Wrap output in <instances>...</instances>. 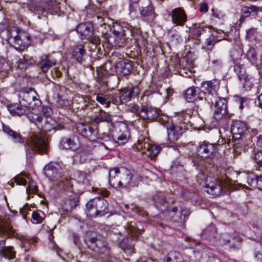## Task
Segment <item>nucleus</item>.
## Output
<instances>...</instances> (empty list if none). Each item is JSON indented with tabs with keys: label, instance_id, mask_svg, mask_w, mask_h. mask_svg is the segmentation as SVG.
I'll use <instances>...</instances> for the list:
<instances>
[{
	"label": "nucleus",
	"instance_id": "40",
	"mask_svg": "<svg viewBox=\"0 0 262 262\" xmlns=\"http://www.w3.org/2000/svg\"><path fill=\"white\" fill-rule=\"evenodd\" d=\"M140 14L145 17H149L152 19L155 17L154 9L152 5H149L146 7H141L139 8Z\"/></svg>",
	"mask_w": 262,
	"mask_h": 262
},
{
	"label": "nucleus",
	"instance_id": "30",
	"mask_svg": "<svg viewBox=\"0 0 262 262\" xmlns=\"http://www.w3.org/2000/svg\"><path fill=\"white\" fill-rule=\"evenodd\" d=\"M170 91L166 88L159 90L158 92L154 93L150 97L151 98L157 99L158 102L160 104H163L166 101L168 97L170 95Z\"/></svg>",
	"mask_w": 262,
	"mask_h": 262
},
{
	"label": "nucleus",
	"instance_id": "43",
	"mask_svg": "<svg viewBox=\"0 0 262 262\" xmlns=\"http://www.w3.org/2000/svg\"><path fill=\"white\" fill-rule=\"evenodd\" d=\"M112 121V117L110 115L106 113L101 114L99 116L95 118L94 122L96 124H99L101 122L110 123Z\"/></svg>",
	"mask_w": 262,
	"mask_h": 262
},
{
	"label": "nucleus",
	"instance_id": "58",
	"mask_svg": "<svg viewBox=\"0 0 262 262\" xmlns=\"http://www.w3.org/2000/svg\"><path fill=\"white\" fill-rule=\"evenodd\" d=\"M127 109L130 112L136 114L138 115V116H139L140 107L137 106L136 104H129L127 106Z\"/></svg>",
	"mask_w": 262,
	"mask_h": 262
},
{
	"label": "nucleus",
	"instance_id": "19",
	"mask_svg": "<svg viewBox=\"0 0 262 262\" xmlns=\"http://www.w3.org/2000/svg\"><path fill=\"white\" fill-rule=\"evenodd\" d=\"M81 39H89L93 34V26L90 23H81L76 28Z\"/></svg>",
	"mask_w": 262,
	"mask_h": 262
},
{
	"label": "nucleus",
	"instance_id": "29",
	"mask_svg": "<svg viewBox=\"0 0 262 262\" xmlns=\"http://www.w3.org/2000/svg\"><path fill=\"white\" fill-rule=\"evenodd\" d=\"M56 63V61L55 60L52 59L48 55H45L41 57L39 64L42 71L43 72H47Z\"/></svg>",
	"mask_w": 262,
	"mask_h": 262
},
{
	"label": "nucleus",
	"instance_id": "17",
	"mask_svg": "<svg viewBox=\"0 0 262 262\" xmlns=\"http://www.w3.org/2000/svg\"><path fill=\"white\" fill-rule=\"evenodd\" d=\"M259 12H262V6L258 7L251 5L243 7L242 9V15L239 19V24L243 23L246 18L250 16H256Z\"/></svg>",
	"mask_w": 262,
	"mask_h": 262
},
{
	"label": "nucleus",
	"instance_id": "12",
	"mask_svg": "<svg viewBox=\"0 0 262 262\" xmlns=\"http://www.w3.org/2000/svg\"><path fill=\"white\" fill-rule=\"evenodd\" d=\"M219 86L220 81L217 79L204 82L202 83L201 91L205 95V99L207 101L210 100L211 102H213L212 97H215Z\"/></svg>",
	"mask_w": 262,
	"mask_h": 262
},
{
	"label": "nucleus",
	"instance_id": "51",
	"mask_svg": "<svg viewBox=\"0 0 262 262\" xmlns=\"http://www.w3.org/2000/svg\"><path fill=\"white\" fill-rule=\"evenodd\" d=\"M212 28L211 26H206L205 24L203 23L194 28L193 33L195 35L199 36L202 34L203 32H205L207 29L210 30Z\"/></svg>",
	"mask_w": 262,
	"mask_h": 262
},
{
	"label": "nucleus",
	"instance_id": "42",
	"mask_svg": "<svg viewBox=\"0 0 262 262\" xmlns=\"http://www.w3.org/2000/svg\"><path fill=\"white\" fill-rule=\"evenodd\" d=\"M0 232L10 236L14 233L12 226L2 220H0Z\"/></svg>",
	"mask_w": 262,
	"mask_h": 262
},
{
	"label": "nucleus",
	"instance_id": "13",
	"mask_svg": "<svg viewBox=\"0 0 262 262\" xmlns=\"http://www.w3.org/2000/svg\"><path fill=\"white\" fill-rule=\"evenodd\" d=\"M216 150V144L204 141L199 143L197 147V154L202 158H211Z\"/></svg>",
	"mask_w": 262,
	"mask_h": 262
},
{
	"label": "nucleus",
	"instance_id": "37",
	"mask_svg": "<svg viewBox=\"0 0 262 262\" xmlns=\"http://www.w3.org/2000/svg\"><path fill=\"white\" fill-rule=\"evenodd\" d=\"M222 38H220L215 34H212L205 41L204 48L207 50H211L215 43L221 40Z\"/></svg>",
	"mask_w": 262,
	"mask_h": 262
},
{
	"label": "nucleus",
	"instance_id": "56",
	"mask_svg": "<svg viewBox=\"0 0 262 262\" xmlns=\"http://www.w3.org/2000/svg\"><path fill=\"white\" fill-rule=\"evenodd\" d=\"M216 232V228L213 224L209 225L203 232L204 235L213 236Z\"/></svg>",
	"mask_w": 262,
	"mask_h": 262
},
{
	"label": "nucleus",
	"instance_id": "60",
	"mask_svg": "<svg viewBox=\"0 0 262 262\" xmlns=\"http://www.w3.org/2000/svg\"><path fill=\"white\" fill-rule=\"evenodd\" d=\"M225 112V111L221 110V108H220L215 107L214 115L215 119L216 120H220L222 118Z\"/></svg>",
	"mask_w": 262,
	"mask_h": 262
},
{
	"label": "nucleus",
	"instance_id": "7",
	"mask_svg": "<svg viewBox=\"0 0 262 262\" xmlns=\"http://www.w3.org/2000/svg\"><path fill=\"white\" fill-rule=\"evenodd\" d=\"M30 109L28 106H25L19 103L12 104L8 106V110L10 113L13 115L21 116L27 114L30 120L36 123H40L42 120V117L34 112L29 113Z\"/></svg>",
	"mask_w": 262,
	"mask_h": 262
},
{
	"label": "nucleus",
	"instance_id": "10",
	"mask_svg": "<svg viewBox=\"0 0 262 262\" xmlns=\"http://www.w3.org/2000/svg\"><path fill=\"white\" fill-rule=\"evenodd\" d=\"M136 148L141 150L142 154H145L150 158L155 157L160 152L161 147L157 145L150 144L148 139H139L136 144Z\"/></svg>",
	"mask_w": 262,
	"mask_h": 262
},
{
	"label": "nucleus",
	"instance_id": "2",
	"mask_svg": "<svg viewBox=\"0 0 262 262\" xmlns=\"http://www.w3.org/2000/svg\"><path fill=\"white\" fill-rule=\"evenodd\" d=\"M198 181L206 188L208 193L216 196L220 195L223 190V183L221 180L208 175L206 172H201L198 176Z\"/></svg>",
	"mask_w": 262,
	"mask_h": 262
},
{
	"label": "nucleus",
	"instance_id": "22",
	"mask_svg": "<svg viewBox=\"0 0 262 262\" xmlns=\"http://www.w3.org/2000/svg\"><path fill=\"white\" fill-rule=\"evenodd\" d=\"M115 68V71L118 74L125 76L130 72L132 66L127 60L119 59V60L116 63Z\"/></svg>",
	"mask_w": 262,
	"mask_h": 262
},
{
	"label": "nucleus",
	"instance_id": "5",
	"mask_svg": "<svg viewBox=\"0 0 262 262\" xmlns=\"http://www.w3.org/2000/svg\"><path fill=\"white\" fill-rule=\"evenodd\" d=\"M8 40L13 42L14 47L17 50H23L30 43V36L26 33L20 32L16 28L8 30Z\"/></svg>",
	"mask_w": 262,
	"mask_h": 262
},
{
	"label": "nucleus",
	"instance_id": "48",
	"mask_svg": "<svg viewBox=\"0 0 262 262\" xmlns=\"http://www.w3.org/2000/svg\"><path fill=\"white\" fill-rule=\"evenodd\" d=\"M54 99L57 103L56 104L58 107H68L70 106L71 102L65 99H62L58 94L54 96Z\"/></svg>",
	"mask_w": 262,
	"mask_h": 262
},
{
	"label": "nucleus",
	"instance_id": "54",
	"mask_svg": "<svg viewBox=\"0 0 262 262\" xmlns=\"http://www.w3.org/2000/svg\"><path fill=\"white\" fill-rule=\"evenodd\" d=\"M40 213L42 214H43V212L41 211H33L32 213V219L33 221L36 224H39L42 222L43 217L42 216L40 215Z\"/></svg>",
	"mask_w": 262,
	"mask_h": 262
},
{
	"label": "nucleus",
	"instance_id": "44",
	"mask_svg": "<svg viewBox=\"0 0 262 262\" xmlns=\"http://www.w3.org/2000/svg\"><path fill=\"white\" fill-rule=\"evenodd\" d=\"M90 98L88 96H80L79 95H76L74 98V101L78 103L80 106L83 108L86 106L90 102Z\"/></svg>",
	"mask_w": 262,
	"mask_h": 262
},
{
	"label": "nucleus",
	"instance_id": "21",
	"mask_svg": "<svg viewBox=\"0 0 262 262\" xmlns=\"http://www.w3.org/2000/svg\"><path fill=\"white\" fill-rule=\"evenodd\" d=\"M171 18L174 24L182 26L187 20V15L182 8H177L171 11Z\"/></svg>",
	"mask_w": 262,
	"mask_h": 262
},
{
	"label": "nucleus",
	"instance_id": "36",
	"mask_svg": "<svg viewBox=\"0 0 262 262\" xmlns=\"http://www.w3.org/2000/svg\"><path fill=\"white\" fill-rule=\"evenodd\" d=\"M178 210V208L177 207H173L172 209V211L170 212V215L172 216L173 219V221L174 222H182L186 220V219L188 216L190 214V210L187 208H183L180 211V216L179 219H176L173 216V214L175 212H176Z\"/></svg>",
	"mask_w": 262,
	"mask_h": 262
},
{
	"label": "nucleus",
	"instance_id": "20",
	"mask_svg": "<svg viewBox=\"0 0 262 262\" xmlns=\"http://www.w3.org/2000/svg\"><path fill=\"white\" fill-rule=\"evenodd\" d=\"M49 1L47 9L52 14H57L60 15V13H64L63 8L66 5L64 0H45Z\"/></svg>",
	"mask_w": 262,
	"mask_h": 262
},
{
	"label": "nucleus",
	"instance_id": "45",
	"mask_svg": "<svg viewBox=\"0 0 262 262\" xmlns=\"http://www.w3.org/2000/svg\"><path fill=\"white\" fill-rule=\"evenodd\" d=\"M96 100L101 104L105 105L107 107L111 103L110 95H104L103 94H99L96 96Z\"/></svg>",
	"mask_w": 262,
	"mask_h": 262
},
{
	"label": "nucleus",
	"instance_id": "33",
	"mask_svg": "<svg viewBox=\"0 0 262 262\" xmlns=\"http://www.w3.org/2000/svg\"><path fill=\"white\" fill-rule=\"evenodd\" d=\"M100 138L106 143V144H104L106 148L111 149L113 146H117V142L113 137V131L111 135L106 133H103Z\"/></svg>",
	"mask_w": 262,
	"mask_h": 262
},
{
	"label": "nucleus",
	"instance_id": "39",
	"mask_svg": "<svg viewBox=\"0 0 262 262\" xmlns=\"http://www.w3.org/2000/svg\"><path fill=\"white\" fill-rule=\"evenodd\" d=\"M0 256L11 259L14 258L15 253L12 247H0Z\"/></svg>",
	"mask_w": 262,
	"mask_h": 262
},
{
	"label": "nucleus",
	"instance_id": "53",
	"mask_svg": "<svg viewBox=\"0 0 262 262\" xmlns=\"http://www.w3.org/2000/svg\"><path fill=\"white\" fill-rule=\"evenodd\" d=\"M26 191L29 196L31 194H36L37 192L38 189L36 184L33 181H31L29 182Z\"/></svg>",
	"mask_w": 262,
	"mask_h": 262
},
{
	"label": "nucleus",
	"instance_id": "16",
	"mask_svg": "<svg viewBox=\"0 0 262 262\" xmlns=\"http://www.w3.org/2000/svg\"><path fill=\"white\" fill-rule=\"evenodd\" d=\"M247 126L245 122L239 120L233 121L231 132L235 139H243L245 132L247 130Z\"/></svg>",
	"mask_w": 262,
	"mask_h": 262
},
{
	"label": "nucleus",
	"instance_id": "4",
	"mask_svg": "<svg viewBox=\"0 0 262 262\" xmlns=\"http://www.w3.org/2000/svg\"><path fill=\"white\" fill-rule=\"evenodd\" d=\"M113 28L114 30L112 35L104 34L102 35L103 43H105L107 47H123L126 41L124 30L121 26L119 25H114Z\"/></svg>",
	"mask_w": 262,
	"mask_h": 262
},
{
	"label": "nucleus",
	"instance_id": "55",
	"mask_svg": "<svg viewBox=\"0 0 262 262\" xmlns=\"http://www.w3.org/2000/svg\"><path fill=\"white\" fill-rule=\"evenodd\" d=\"M89 174L85 172H79L77 179L79 183H86L89 182Z\"/></svg>",
	"mask_w": 262,
	"mask_h": 262
},
{
	"label": "nucleus",
	"instance_id": "1",
	"mask_svg": "<svg viewBox=\"0 0 262 262\" xmlns=\"http://www.w3.org/2000/svg\"><path fill=\"white\" fill-rule=\"evenodd\" d=\"M132 181V174L129 170L125 167L114 168L109 172V183L115 188H125Z\"/></svg>",
	"mask_w": 262,
	"mask_h": 262
},
{
	"label": "nucleus",
	"instance_id": "9",
	"mask_svg": "<svg viewBox=\"0 0 262 262\" xmlns=\"http://www.w3.org/2000/svg\"><path fill=\"white\" fill-rule=\"evenodd\" d=\"M113 137L117 145H122L128 142L130 133L126 123L120 122L116 124L113 130Z\"/></svg>",
	"mask_w": 262,
	"mask_h": 262
},
{
	"label": "nucleus",
	"instance_id": "18",
	"mask_svg": "<svg viewBox=\"0 0 262 262\" xmlns=\"http://www.w3.org/2000/svg\"><path fill=\"white\" fill-rule=\"evenodd\" d=\"M79 142L76 136L72 138L63 137L59 143V147L62 149H71L75 150L78 148Z\"/></svg>",
	"mask_w": 262,
	"mask_h": 262
},
{
	"label": "nucleus",
	"instance_id": "63",
	"mask_svg": "<svg viewBox=\"0 0 262 262\" xmlns=\"http://www.w3.org/2000/svg\"><path fill=\"white\" fill-rule=\"evenodd\" d=\"M61 72L60 70L59 67L53 68L51 71V74L52 76L56 77H59L61 75Z\"/></svg>",
	"mask_w": 262,
	"mask_h": 262
},
{
	"label": "nucleus",
	"instance_id": "26",
	"mask_svg": "<svg viewBox=\"0 0 262 262\" xmlns=\"http://www.w3.org/2000/svg\"><path fill=\"white\" fill-rule=\"evenodd\" d=\"M93 205L96 206V217L103 216L108 212V203L102 198H97V202Z\"/></svg>",
	"mask_w": 262,
	"mask_h": 262
},
{
	"label": "nucleus",
	"instance_id": "35",
	"mask_svg": "<svg viewBox=\"0 0 262 262\" xmlns=\"http://www.w3.org/2000/svg\"><path fill=\"white\" fill-rule=\"evenodd\" d=\"M85 50L83 46L81 45H78L73 47V56L78 62H81L83 60V57L85 55Z\"/></svg>",
	"mask_w": 262,
	"mask_h": 262
},
{
	"label": "nucleus",
	"instance_id": "46",
	"mask_svg": "<svg viewBox=\"0 0 262 262\" xmlns=\"http://www.w3.org/2000/svg\"><path fill=\"white\" fill-rule=\"evenodd\" d=\"M248 60L252 64L256 63L257 60V54L255 50L253 47H250L246 53Z\"/></svg>",
	"mask_w": 262,
	"mask_h": 262
},
{
	"label": "nucleus",
	"instance_id": "62",
	"mask_svg": "<svg viewBox=\"0 0 262 262\" xmlns=\"http://www.w3.org/2000/svg\"><path fill=\"white\" fill-rule=\"evenodd\" d=\"M14 180L17 185H25L27 183L26 179L21 176H17L15 177Z\"/></svg>",
	"mask_w": 262,
	"mask_h": 262
},
{
	"label": "nucleus",
	"instance_id": "41",
	"mask_svg": "<svg viewBox=\"0 0 262 262\" xmlns=\"http://www.w3.org/2000/svg\"><path fill=\"white\" fill-rule=\"evenodd\" d=\"M97 198L93 199L88 202L86 204V212L87 215L91 217H96V206L93 205L97 202Z\"/></svg>",
	"mask_w": 262,
	"mask_h": 262
},
{
	"label": "nucleus",
	"instance_id": "59",
	"mask_svg": "<svg viewBox=\"0 0 262 262\" xmlns=\"http://www.w3.org/2000/svg\"><path fill=\"white\" fill-rule=\"evenodd\" d=\"M247 99L241 97L236 96L235 98L236 102L239 104V108L241 110L243 109L245 107V104H247Z\"/></svg>",
	"mask_w": 262,
	"mask_h": 262
},
{
	"label": "nucleus",
	"instance_id": "32",
	"mask_svg": "<svg viewBox=\"0 0 262 262\" xmlns=\"http://www.w3.org/2000/svg\"><path fill=\"white\" fill-rule=\"evenodd\" d=\"M200 89L198 87L192 86L185 91L184 97L188 102H192L199 98Z\"/></svg>",
	"mask_w": 262,
	"mask_h": 262
},
{
	"label": "nucleus",
	"instance_id": "28",
	"mask_svg": "<svg viewBox=\"0 0 262 262\" xmlns=\"http://www.w3.org/2000/svg\"><path fill=\"white\" fill-rule=\"evenodd\" d=\"M137 262H158L152 258L141 259ZM165 262H184L181 255L177 252H171L167 257Z\"/></svg>",
	"mask_w": 262,
	"mask_h": 262
},
{
	"label": "nucleus",
	"instance_id": "27",
	"mask_svg": "<svg viewBox=\"0 0 262 262\" xmlns=\"http://www.w3.org/2000/svg\"><path fill=\"white\" fill-rule=\"evenodd\" d=\"M140 89L138 86H135L129 90H123L121 92V97L124 103L129 101L130 99L137 97L140 93Z\"/></svg>",
	"mask_w": 262,
	"mask_h": 262
},
{
	"label": "nucleus",
	"instance_id": "52",
	"mask_svg": "<svg viewBox=\"0 0 262 262\" xmlns=\"http://www.w3.org/2000/svg\"><path fill=\"white\" fill-rule=\"evenodd\" d=\"M215 107L220 108L221 110L225 111L227 107V101L224 98L220 97L215 98Z\"/></svg>",
	"mask_w": 262,
	"mask_h": 262
},
{
	"label": "nucleus",
	"instance_id": "11",
	"mask_svg": "<svg viewBox=\"0 0 262 262\" xmlns=\"http://www.w3.org/2000/svg\"><path fill=\"white\" fill-rule=\"evenodd\" d=\"M234 70L237 75L243 86L246 90H250L254 82V78L252 76L247 74L245 66L241 63H235Z\"/></svg>",
	"mask_w": 262,
	"mask_h": 262
},
{
	"label": "nucleus",
	"instance_id": "8",
	"mask_svg": "<svg viewBox=\"0 0 262 262\" xmlns=\"http://www.w3.org/2000/svg\"><path fill=\"white\" fill-rule=\"evenodd\" d=\"M55 164L51 163L46 165L44 168V173L47 177L53 181L57 182V184L68 187L70 182L69 180L63 178L61 173L59 171Z\"/></svg>",
	"mask_w": 262,
	"mask_h": 262
},
{
	"label": "nucleus",
	"instance_id": "49",
	"mask_svg": "<svg viewBox=\"0 0 262 262\" xmlns=\"http://www.w3.org/2000/svg\"><path fill=\"white\" fill-rule=\"evenodd\" d=\"M111 102L116 105H119L124 103L123 100L121 99V92L117 91L113 95H110Z\"/></svg>",
	"mask_w": 262,
	"mask_h": 262
},
{
	"label": "nucleus",
	"instance_id": "23",
	"mask_svg": "<svg viewBox=\"0 0 262 262\" xmlns=\"http://www.w3.org/2000/svg\"><path fill=\"white\" fill-rule=\"evenodd\" d=\"M76 129L82 136L86 138H90L92 139V136L94 133V130L89 126L88 123L83 122H78L76 124Z\"/></svg>",
	"mask_w": 262,
	"mask_h": 262
},
{
	"label": "nucleus",
	"instance_id": "31",
	"mask_svg": "<svg viewBox=\"0 0 262 262\" xmlns=\"http://www.w3.org/2000/svg\"><path fill=\"white\" fill-rule=\"evenodd\" d=\"M3 130L9 137H11L15 143H23L24 140L20 135L12 130L9 126L3 124Z\"/></svg>",
	"mask_w": 262,
	"mask_h": 262
},
{
	"label": "nucleus",
	"instance_id": "3",
	"mask_svg": "<svg viewBox=\"0 0 262 262\" xmlns=\"http://www.w3.org/2000/svg\"><path fill=\"white\" fill-rule=\"evenodd\" d=\"M25 147L28 156L32 151H36L39 154L46 153L48 144L45 135L41 133L32 134L26 141Z\"/></svg>",
	"mask_w": 262,
	"mask_h": 262
},
{
	"label": "nucleus",
	"instance_id": "15",
	"mask_svg": "<svg viewBox=\"0 0 262 262\" xmlns=\"http://www.w3.org/2000/svg\"><path fill=\"white\" fill-rule=\"evenodd\" d=\"M168 140L169 143H166L167 146H171L170 143L177 141L183 134V128L178 125L171 124L167 128Z\"/></svg>",
	"mask_w": 262,
	"mask_h": 262
},
{
	"label": "nucleus",
	"instance_id": "61",
	"mask_svg": "<svg viewBox=\"0 0 262 262\" xmlns=\"http://www.w3.org/2000/svg\"><path fill=\"white\" fill-rule=\"evenodd\" d=\"M42 112L46 117H50L53 114V110L49 106H43L42 107Z\"/></svg>",
	"mask_w": 262,
	"mask_h": 262
},
{
	"label": "nucleus",
	"instance_id": "57",
	"mask_svg": "<svg viewBox=\"0 0 262 262\" xmlns=\"http://www.w3.org/2000/svg\"><path fill=\"white\" fill-rule=\"evenodd\" d=\"M128 238L123 239L122 242L121 246H122V248L124 249V252L125 253L130 254V253H132L133 252V250L134 248V245L130 244V245H127L126 247H125V246L123 247V245H125L126 244V242L128 241Z\"/></svg>",
	"mask_w": 262,
	"mask_h": 262
},
{
	"label": "nucleus",
	"instance_id": "25",
	"mask_svg": "<svg viewBox=\"0 0 262 262\" xmlns=\"http://www.w3.org/2000/svg\"><path fill=\"white\" fill-rule=\"evenodd\" d=\"M247 183L249 186H251V189L256 188L262 190V176L257 177L252 173L249 172L246 174Z\"/></svg>",
	"mask_w": 262,
	"mask_h": 262
},
{
	"label": "nucleus",
	"instance_id": "6",
	"mask_svg": "<svg viewBox=\"0 0 262 262\" xmlns=\"http://www.w3.org/2000/svg\"><path fill=\"white\" fill-rule=\"evenodd\" d=\"M37 96L36 92L32 89L21 91L18 95L20 104L28 106L32 110L41 104V102L37 98Z\"/></svg>",
	"mask_w": 262,
	"mask_h": 262
},
{
	"label": "nucleus",
	"instance_id": "64",
	"mask_svg": "<svg viewBox=\"0 0 262 262\" xmlns=\"http://www.w3.org/2000/svg\"><path fill=\"white\" fill-rule=\"evenodd\" d=\"M220 240L221 243L222 244H225L230 242V238L228 235L227 234H224L222 235Z\"/></svg>",
	"mask_w": 262,
	"mask_h": 262
},
{
	"label": "nucleus",
	"instance_id": "50",
	"mask_svg": "<svg viewBox=\"0 0 262 262\" xmlns=\"http://www.w3.org/2000/svg\"><path fill=\"white\" fill-rule=\"evenodd\" d=\"M255 163L259 167H262V150L255 151L251 156Z\"/></svg>",
	"mask_w": 262,
	"mask_h": 262
},
{
	"label": "nucleus",
	"instance_id": "24",
	"mask_svg": "<svg viewBox=\"0 0 262 262\" xmlns=\"http://www.w3.org/2000/svg\"><path fill=\"white\" fill-rule=\"evenodd\" d=\"M42 129L45 132H50L52 130H61L64 128L63 126L58 123L54 119L49 118L46 119L44 124L41 126Z\"/></svg>",
	"mask_w": 262,
	"mask_h": 262
},
{
	"label": "nucleus",
	"instance_id": "47",
	"mask_svg": "<svg viewBox=\"0 0 262 262\" xmlns=\"http://www.w3.org/2000/svg\"><path fill=\"white\" fill-rule=\"evenodd\" d=\"M127 231L129 232L131 237H135L141 234L142 230L138 226H137L135 223H134L133 225L132 223H131L128 226Z\"/></svg>",
	"mask_w": 262,
	"mask_h": 262
},
{
	"label": "nucleus",
	"instance_id": "14",
	"mask_svg": "<svg viewBox=\"0 0 262 262\" xmlns=\"http://www.w3.org/2000/svg\"><path fill=\"white\" fill-rule=\"evenodd\" d=\"M160 114V111L156 107L142 105L139 113V116L146 122L155 120Z\"/></svg>",
	"mask_w": 262,
	"mask_h": 262
},
{
	"label": "nucleus",
	"instance_id": "34",
	"mask_svg": "<svg viewBox=\"0 0 262 262\" xmlns=\"http://www.w3.org/2000/svg\"><path fill=\"white\" fill-rule=\"evenodd\" d=\"M11 68L10 64L6 61L5 58L0 56V78L5 77Z\"/></svg>",
	"mask_w": 262,
	"mask_h": 262
},
{
	"label": "nucleus",
	"instance_id": "38",
	"mask_svg": "<svg viewBox=\"0 0 262 262\" xmlns=\"http://www.w3.org/2000/svg\"><path fill=\"white\" fill-rule=\"evenodd\" d=\"M34 63V60L32 57L28 56H24L22 58L18 61L17 67L21 70H25L28 66Z\"/></svg>",
	"mask_w": 262,
	"mask_h": 262
}]
</instances>
